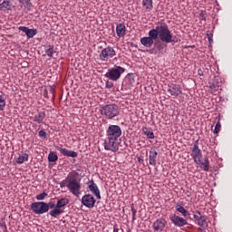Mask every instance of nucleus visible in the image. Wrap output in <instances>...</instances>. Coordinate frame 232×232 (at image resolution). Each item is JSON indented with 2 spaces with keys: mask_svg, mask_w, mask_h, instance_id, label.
Listing matches in <instances>:
<instances>
[{
  "mask_svg": "<svg viewBox=\"0 0 232 232\" xmlns=\"http://www.w3.org/2000/svg\"><path fill=\"white\" fill-rule=\"evenodd\" d=\"M121 135L122 130L119 125H110L106 131L104 150L117 153V151H119V146L121 145V140L119 138Z\"/></svg>",
  "mask_w": 232,
  "mask_h": 232,
  "instance_id": "f257e3e1",
  "label": "nucleus"
},
{
  "mask_svg": "<svg viewBox=\"0 0 232 232\" xmlns=\"http://www.w3.org/2000/svg\"><path fill=\"white\" fill-rule=\"evenodd\" d=\"M156 39H160L161 43H175V37L169 31L168 24L159 22L155 28L152 29Z\"/></svg>",
  "mask_w": 232,
  "mask_h": 232,
  "instance_id": "f03ea898",
  "label": "nucleus"
},
{
  "mask_svg": "<svg viewBox=\"0 0 232 232\" xmlns=\"http://www.w3.org/2000/svg\"><path fill=\"white\" fill-rule=\"evenodd\" d=\"M101 113L103 117H105V119L111 121V119L119 117L121 109L119 108V105L115 103L107 104L102 108Z\"/></svg>",
  "mask_w": 232,
  "mask_h": 232,
  "instance_id": "7ed1b4c3",
  "label": "nucleus"
},
{
  "mask_svg": "<svg viewBox=\"0 0 232 232\" xmlns=\"http://www.w3.org/2000/svg\"><path fill=\"white\" fill-rule=\"evenodd\" d=\"M124 72H126V69H124L123 67H121L119 65H115L114 67L110 68L108 70V72L105 73V77L109 81L117 82V81H119V79H121V75H122V73H124Z\"/></svg>",
  "mask_w": 232,
  "mask_h": 232,
  "instance_id": "20e7f679",
  "label": "nucleus"
},
{
  "mask_svg": "<svg viewBox=\"0 0 232 232\" xmlns=\"http://www.w3.org/2000/svg\"><path fill=\"white\" fill-rule=\"evenodd\" d=\"M68 204H70V199H68L67 198H60L56 203L55 208L51 210L49 212V215L53 218H57L59 215H63V213H64L63 208H64V206H68Z\"/></svg>",
  "mask_w": 232,
  "mask_h": 232,
  "instance_id": "39448f33",
  "label": "nucleus"
},
{
  "mask_svg": "<svg viewBox=\"0 0 232 232\" xmlns=\"http://www.w3.org/2000/svg\"><path fill=\"white\" fill-rule=\"evenodd\" d=\"M30 208L34 215H44V213H48V205L44 201L34 202Z\"/></svg>",
  "mask_w": 232,
  "mask_h": 232,
  "instance_id": "423d86ee",
  "label": "nucleus"
},
{
  "mask_svg": "<svg viewBox=\"0 0 232 232\" xmlns=\"http://www.w3.org/2000/svg\"><path fill=\"white\" fill-rule=\"evenodd\" d=\"M67 188L73 195L74 197H80L81 196V189L82 185L81 182H79L77 179H71L67 183Z\"/></svg>",
  "mask_w": 232,
  "mask_h": 232,
  "instance_id": "0eeeda50",
  "label": "nucleus"
},
{
  "mask_svg": "<svg viewBox=\"0 0 232 232\" xmlns=\"http://www.w3.org/2000/svg\"><path fill=\"white\" fill-rule=\"evenodd\" d=\"M155 41H157V36L155 35L153 29L149 31V36L140 38V44L145 46V48H151Z\"/></svg>",
  "mask_w": 232,
  "mask_h": 232,
  "instance_id": "6e6552de",
  "label": "nucleus"
},
{
  "mask_svg": "<svg viewBox=\"0 0 232 232\" xmlns=\"http://www.w3.org/2000/svg\"><path fill=\"white\" fill-rule=\"evenodd\" d=\"M117 55V52L111 46H107L103 48L99 55L101 61H109V59H113Z\"/></svg>",
  "mask_w": 232,
  "mask_h": 232,
  "instance_id": "1a4fd4ad",
  "label": "nucleus"
},
{
  "mask_svg": "<svg viewBox=\"0 0 232 232\" xmlns=\"http://www.w3.org/2000/svg\"><path fill=\"white\" fill-rule=\"evenodd\" d=\"M191 157L194 160L195 164H197V166H200V160H202V150L198 148V140L194 142Z\"/></svg>",
  "mask_w": 232,
  "mask_h": 232,
  "instance_id": "9d476101",
  "label": "nucleus"
},
{
  "mask_svg": "<svg viewBox=\"0 0 232 232\" xmlns=\"http://www.w3.org/2000/svg\"><path fill=\"white\" fill-rule=\"evenodd\" d=\"M95 198L91 194H86L82 198V204H83L85 208H89V209H92V208L95 206Z\"/></svg>",
  "mask_w": 232,
  "mask_h": 232,
  "instance_id": "9b49d317",
  "label": "nucleus"
},
{
  "mask_svg": "<svg viewBox=\"0 0 232 232\" xmlns=\"http://www.w3.org/2000/svg\"><path fill=\"white\" fill-rule=\"evenodd\" d=\"M170 222H172L176 227H184V226H188V220L177 215L170 217Z\"/></svg>",
  "mask_w": 232,
  "mask_h": 232,
  "instance_id": "f8f14e48",
  "label": "nucleus"
},
{
  "mask_svg": "<svg viewBox=\"0 0 232 232\" xmlns=\"http://www.w3.org/2000/svg\"><path fill=\"white\" fill-rule=\"evenodd\" d=\"M166 224H168V222L164 218H158L152 224V229L154 232H162L166 229Z\"/></svg>",
  "mask_w": 232,
  "mask_h": 232,
  "instance_id": "ddd939ff",
  "label": "nucleus"
},
{
  "mask_svg": "<svg viewBox=\"0 0 232 232\" xmlns=\"http://www.w3.org/2000/svg\"><path fill=\"white\" fill-rule=\"evenodd\" d=\"M168 92L172 97H179L182 91L180 90V85L170 83L168 85Z\"/></svg>",
  "mask_w": 232,
  "mask_h": 232,
  "instance_id": "4468645a",
  "label": "nucleus"
},
{
  "mask_svg": "<svg viewBox=\"0 0 232 232\" xmlns=\"http://www.w3.org/2000/svg\"><path fill=\"white\" fill-rule=\"evenodd\" d=\"M55 150H57V151H60V153H62L63 157H72V159H76V157H78V154L76 151L68 150L67 149H64L60 146H56Z\"/></svg>",
  "mask_w": 232,
  "mask_h": 232,
  "instance_id": "2eb2a0df",
  "label": "nucleus"
},
{
  "mask_svg": "<svg viewBox=\"0 0 232 232\" xmlns=\"http://www.w3.org/2000/svg\"><path fill=\"white\" fill-rule=\"evenodd\" d=\"M18 29L21 32H24V34L27 35L28 39H32V37H35V35H37V29H30L26 26H20Z\"/></svg>",
  "mask_w": 232,
  "mask_h": 232,
  "instance_id": "dca6fc26",
  "label": "nucleus"
},
{
  "mask_svg": "<svg viewBox=\"0 0 232 232\" xmlns=\"http://www.w3.org/2000/svg\"><path fill=\"white\" fill-rule=\"evenodd\" d=\"M89 189L96 196L97 198L101 199V190H99V187H97V184H95L93 179L89 181Z\"/></svg>",
  "mask_w": 232,
  "mask_h": 232,
  "instance_id": "f3484780",
  "label": "nucleus"
},
{
  "mask_svg": "<svg viewBox=\"0 0 232 232\" xmlns=\"http://www.w3.org/2000/svg\"><path fill=\"white\" fill-rule=\"evenodd\" d=\"M159 152L155 150V149H151L149 152V164L150 166H157V157Z\"/></svg>",
  "mask_w": 232,
  "mask_h": 232,
  "instance_id": "a211bd4d",
  "label": "nucleus"
},
{
  "mask_svg": "<svg viewBox=\"0 0 232 232\" xmlns=\"http://www.w3.org/2000/svg\"><path fill=\"white\" fill-rule=\"evenodd\" d=\"M116 34L118 37H124L126 35V25L124 24H118L116 25Z\"/></svg>",
  "mask_w": 232,
  "mask_h": 232,
  "instance_id": "6ab92c4d",
  "label": "nucleus"
},
{
  "mask_svg": "<svg viewBox=\"0 0 232 232\" xmlns=\"http://www.w3.org/2000/svg\"><path fill=\"white\" fill-rule=\"evenodd\" d=\"M9 10H12V3L8 0L0 1V11L8 12Z\"/></svg>",
  "mask_w": 232,
  "mask_h": 232,
  "instance_id": "aec40b11",
  "label": "nucleus"
},
{
  "mask_svg": "<svg viewBox=\"0 0 232 232\" xmlns=\"http://www.w3.org/2000/svg\"><path fill=\"white\" fill-rule=\"evenodd\" d=\"M46 118V113L44 111H39L34 117V121L37 124H43V121Z\"/></svg>",
  "mask_w": 232,
  "mask_h": 232,
  "instance_id": "412c9836",
  "label": "nucleus"
},
{
  "mask_svg": "<svg viewBox=\"0 0 232 232\" xmlns=\"http://www.w3.org/2000/svg\"><path fill=\"white\" fill-rule=\"evenodd\" d=\"M207 220L208 218H206V216H204L198 221V226H199L200 231H205L206 227H208Z\"/></svg>",
  "mask_w": 232,
  "mask_h": 232,
  "instance_id": "4be33fe9",
  "label": "nucleus"
},
{
  "mask_svg": "<svg viewBox=\"0 0 232 232\" xmlns=\"http://www.w3.org/2000/svg\"><path fill=\"white\" fill-rule=\"evenodd\" d=\"M176 211H178V213H181L185 218L189 217V212H188L182 205H176Z\"/></svg>",
  "mask_w": 232,
  "mask_h": 232,
  "instance_id": "5701e85b",
  "label": "nucleus"
},
{
  "mask_svg": "<svg viewBox=\"0 0 232 232\" xmlns=\"http://www.w3.org/2000/svg\"><path fill=\"white\" fill-rule=\"evenodd\" d=\"M199 164L201 165L204 171H209V158L205 157L204 161H202V160H200Z\"/></svg>",
  "mask_w": 232,
  "mask_h": 232,
  "instance_id": "b1692460",
  "label": "nucleus"
},
{
  "mask_svg": "<svg viewBox=\"0 0 232 232\" xmlns=\"http://www.w3.org/2000/svg\"><path fill=\"white\" fill-rule=\"evenodd\" d=\"M45 53L47 55V57H53L54 53H57V52H55V50H53V45H48L45 49Z\"/></svg>",
  "mask_w": 232,
  "mask_h": 232,
  "instance_id": "393cba45",
  "label": "nucleus"
},
{
  "mask_svg": "<svg viewBox=\"0 0 232 232\" xmlns=\"http://www.w3.org/2000/svg\"><path fill=\"white\" fill-rule=\"evenodd\" d=\"M142 6L147 10L153 9V0H142Z\"/></svg>",
  "mask_w": 232,
  "mask_h": 232,
  "instance_id": "a878e982",
  "label": "nucleus"
},
{
  "mask_svg": "<svg viewBox=\"0 0 232 232\" xmlns=\"http://www.w3.org/2000/svg\"><path fill=\"white\" fill-rule=\"evenodd\" d=\"M48 160H49V162H57V160H59L57 152L51 151L48 155Z\"/></svg>",
  "mask_w": 232,
  "mask_h": 232,
  "instance_id": "bb28decb",
  "label": "nucleus"
},
{
  "mask_svg": "<svg viewBox=\"0 0 232 232\" xmlns=\"http://www.w3.org/2000/svg\"><path fill=\"white\" fill-rule=\"evenodd\" d=\"M143 133L146 135L147 139H155V134L153 133V130L145 128L143 129Z\"/></svg>",
  "mask_w": 232,
  "mask_h": 232,
  "instance_id": "cd10ccee",
  "label": "nucleus"
},
{
  "mask_svg": "<svg viewBox=\"0 0 232 232\" xmlns=\"http://www.w3.org/2000/svg\"><path fill=\"white\" fill-rule=\"evenodd\" d=\"M28 160V154H23L16 159V164H23Z\"/></svg>",
  "mask_w": 232,
  "mask_h": 232,
  "instance_id": "c85d7f7f",
  "label": "nucleus"
},
{
  "mask_svg": "<svg viewBox=\"0 0 232 232\" xmlns=\"http://www.w3.org/2000/svg\"><path fill=\"white\" fill-rule=\"evenodd\" d=\"M70 177H72V173H70L64 180L60 182V188H68V184L66 183L70 182Z\"/></svg>",
  "mask_w": 232,
  "mask_h": 232,
  "instance_id": "c756f323",
  "label": "nucleus"
},
{
  "mask_svg": "<svg viewBox=\"0 0 232 232\" xmlns=\"http://www.w3.org/2000/svg\"><path fill=\"white\" fill-rule=\"evenodd\" d=\"M5 106H6V100L3 95H0V111H3L5 110Z\"/></svg>",
  "mask_w": 232,
  "mask_h": 232,
  "instance_id": "7c9ffc66",
  "label": "nucleus"
},
{
  "mask_svg": "<svg viewBox=\"0 0 232 232\" xmlns=\"http://www.w3.org/2000/svg\"><path fill=\"white\" fill-rule=\"evenodd\" d=\"M48 197V193L46 192H42L39 195H36L35 198L36 200H44V198H46Z\"/></svg>",
  "mask_w": 232,
  "mask_h": 232,
  "instance_id": "2f4dec72",
  "label": "nucleus"
},
{
  "mask_svg": "<svg viewBox=\"0 0 232 232\" xmlns=\"http://www.w3.org/2000/svg\"><path fill=\"white\" fill-rule=\"evenodd\" d=\"M220 128H222V125L220 124V121H218L215 126L214 130H213L214 135L218 134V132L220 131Z\"/></svg>",
  "mask_w": 232,
  "mask_h": 232,
  "instance_id": "473e14b6",
  "label": "nucleus"
},
{
  "mask_svg": "<svg viewBox=\"0 0 232 232\" xmlns=\"http://www.w3.org/2000/svg\"><path fill=\"white\" fill-rule=\"evenodd\" d=\"M20 3L26 6L27 8H32V2L30 0H20Z\"/></svg>",
  "mask_w": 232,
  "mask_h": 232,
  "instance_id": "72a5a7b5",
  "label": "nucleus"
},
{
  "mask_svg": "<svg viewBox=\"0 0 232 232\" xmlns=\"http://www.w3.org/2000/svg\"><path fill=\"white\" fill-rule=\"evenodd\" d=\"M46 206H47V212L50 210V209H55V208H57V205H55V203L50 201L49 203H46Z\"/></svg>",
  "mask_w": 232,
  "mask_h": 232,
  "instance_id": "f704fd0d",
  "label": "nucleus"
},
{
  "mask_svg": "<svg viewBox=\"0 0 232 232\" xmlns=\"http://www.w3.org/2000/svg\"><path fill=\"white\" fill-rule=\"evenodd\" d=\"M204 216L199 211H196V214H194V219L197 220L198 222L203 218Z\"/></svg>",
  "mask_w": 232,
  "mask_h": 232,
  "instance_id": "c9c22d12",
  "label": "nucleus"
},
{
  "mask_svg": "<svg viewBox=\"0 0 232 232\" xmlns=\"http://www.w3.org/2000/svg\"><path fill=\"white\" fill-rule=\"evenodd\" d=\"M48 90H49V93H50L52 99H54L55 98V88L50 86Z\"/></svg>",
  "mask_w": 232,
  "mask_h": 232,
  "instance_id": "e433bc0d",
  "label": "nucleus"
},
{
  "mask_svg": "<svg viewBox=\"0 0 232 232\" xmlns=\"http://www.w3.org/2000/svg\"><path fill=\"white\" fill-rule=\"evenodd\" d=\"M38 137H40L41 139H46V137H47V133H46V131H44V130H40L39 132H38Z\"/></svg>",
  "mask_w": 232,
  "mask_h": 232,
  "instance_id": "4c0bfd02",
  "label": "nucleus"
},
{
  "mask_svg": "<svg viewBox=\"0 0 232 232\" xmlns=\"http://www.w3.org/2000/svg\"><path fill=\"white\" fill-rule=\"evenodd\" d=\"M130 209H131V213H132V220H135V217L137 216V209H135L133 205H131Z\"/></svg>",
  "mask_w": 232,
  "mask_h": 232,
  "instance_id": "58836bf2",
  "label": "nucleus"
},
{
  "mask_svg": "<svg viewBox=\"0 0 232 232\" xmlns=\"http://www.w3.org/2000/svg\"><path fill=\"white\" fill-rule=\"evenodd\" d=\"M199 19H202V21H206V13L201 12L199 14Z\"/></svg>",
  "mask_w": 232,
  "mask_h": 232,
  "instance_id": "ea45409f",
  "label": "nucleus"
},
{
  "mask_svg": "<svg viewBox=\"0 0 232 232\" xmlns=\"http://www.w3.org/2000/svg\"><path fill=\"white\" fill-rule=\"evenodd\" d=\"M106 88H108L109 90L111 89V87L113 86V82H106L105 83Z\"/></svg>",
  "mask_w": 232,
  "mask_h": 232,
  "instance_id": "a19ab883",
  "label": "nucleus"
},
{
  "mask_svg": "<svg viewBox=\"0 0 232 232\" xmlns=\"http://www.w3.org/2000/svg\"><path fill=\"white\" fill-rule=\"evenodd\" d=\"M207 35H208V42L210 44H212L213 43V34H208Z\"/></svg>",
  "mask_w": 232,
  "mask_h": 232,
  "instance_id": "79ce46f5",
  "label": "nucleus"
},
{
  "mask_svg": "<svg viewBox=\"0 0 232 232\" xmlns=\"http://www.w3.org/2000/svg\"><path fill=\"white\" fill-rule=\"evenodd\" d=\"M158 50H164V44H159Z\"/></svg>",
  "mask_w": 232,
  "mask_h": 232,
  "instance_id": "37998d69",
  "label": "nucleus"
},
{
  "mask_svg": "<svg viewBox=\"0 0 232 232\" xmlns=\"http://www.w3.org/2000/svg\"><path fill=\"white\" fill-rule=\"evenodd\" d=\"M1 227H4L5 229H6V225H4L3 223H0Z\"/></svg>",
  "mask_w": 232,
  "mask_h": 232,
  "instance_id": "c03bdc74",
  "label": "nucleus"
},
{
  "mask_svg": "<svg viewBox=\"0 0 232 232\" xmlns=\"http://www.w3.org/2000/svg\"><path fill=\"white\" fill-rule=\"evenodd\" d=\"M44 97L48 98V91H45Z\"/></svg>",
  "mask_w": 232,
  "mask_h": 232,
  "instance_id": "a18cd8bd",
  "label": "nucleus"
},
{
  "mask_svg": "<svg viewBox=\"0 0 232 232\" xmlns=\"http://www.w3.org/2000/svg\"><path fill=\"white\" fill-rule=\"evenodd\" d=\"M142 160L140 158L138 159V162H140Z\"/></svg>",
  "mask_w": 232,
  "mask_h": 232,
  "instance_id": "49530a36",
  "label": "nucleus"
},
{
  "mask_svg": "<svg viewBox=\"0 0 232 232\" xmlns=\"http://www.w3.org/2000/svg\"><path fill=\"white\" fill-rule=\"evenodd\" d=\"M210 88H213V85H210Z\"/></svg>",
  "mask_w": 232,
  "mask_h": 232,
  "instance_id": "de8ad7c7",
  "label": "nucleus"
}]
</instances>
